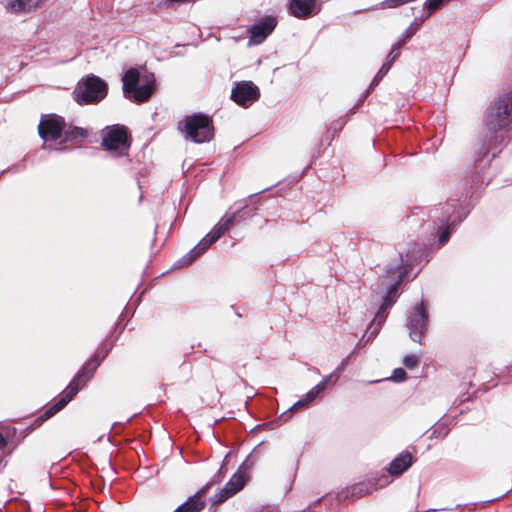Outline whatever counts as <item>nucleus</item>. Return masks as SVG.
Returning a JSON list of instances; mask_svg holds the SVG:
<instances>
[{
  "label": "nucleus",
  "instance_id": "f257e3e1",
  "mask_svg": "<svg viewBox=\"0 0 512 512\" xmlns=\"http://www.w3.org/2000/svg\"><path fill=\"white\" fill-rule=\"evenodd\" d=\"M122 82L124 96L134 102L147 101L155 90L153 74L136 68L127 70Z\"/></svg>",
  "mask_w": 512,
  "mask_h": 512
},
{
  "label": "nucleus",
  "instance_id": "bb28decb",
  "mask_svg": "<svg viewBox=\"0 0 512 512\" xmlns=\"http://www.w3.org/2000/svg\"><path fill=\"white\" fill-rule=\"evenodd\" d=\"M402 47V44L401 43H396L392 46V49L391 51L389 52V54L387 55V58L386 60L390 61V63H393L394 60L397 58L398 56V50Z\"/></svg>",
  "mask_w": 512,
  "mask_h": 512
},
{
  "label": "nucleus",
  "instance_id": "c756f323",
  "mask_svg": "<svg viewBox=\"0 0 512 512\" xmlns=\"http://www.w3.org/2000/svg\"><path fill=\"white\" fill-rule=\"evenodd\" d=\"M450 236V230L449 228H446L439 236V243L444 244Z\"/></svg>",
  "mask_w": 512,
  "mask_h": 512
},
{
  "label": "nucleus",
  "instance_id": "b1692460",
  "mask_svg": "<svg viewBox=\"0 0 512 512\" xmlns=\"http://www.w3.org/2000/svg\"><path fill=\"white\" fill-rule=\"evenodd\" d=\"M391 65H392V63H390V61H388V60H386L384 62L382 67L379 69L377 75L373 79V81L371 83V86H374V85H376L378 83L379 79H381L388 72V70L390 69Z\"/></svg>",
  "mask_w": 512,
  "mask_h": 512
},
{
  "label": "nucleus",
  "instance_id": "4be33fe9",
  "mask_svg": "<svg viewBox=\"0 0 512 512\" xmlns=\"http://www.w3.org/2000/svg\"><path fill=\"white\" fill-rule=\"evenodd\" d=\"M391 65H392V63H390V61H388V60H386L384 62L382 67L379 69L377 75L373 79V81L371 83V86H374V85H376L378 83L379 79H381L388 72V70L390 69Z\"/></svg>",
  "mask_w": 512,
  "mask_h": 512
},
{
  "label": "nucleus",
  "instance_id": "a211bd4d",
  "mask_svg": "<svg viewBox=\"0 0 512 512\" xmlns=\"http://www.w3.org/2000/svg\"><path fill=\"white\" fill-rule=\"evenodd\" d=\"M207 487L198 491L192 498L181 505L175 512H199L204 507L201 497L205 494Z\"/></svg>",
  "mask_w": 512,
  "mask_h": 512
},
{
  "label": "nucleus",
  "instance_id": "9b49d317",
  "mask_svg": "<svg viewBox=\"0 0 512 512\" xmlns=\"http://www.w3.org/2000/svg\"><path fill=\"white\" fill-rule=\"evenodd\" d=\"M65 128L64 119L56 115H47L39 123L38 131L44 141L56 140L61 137Z\"/></svg>",
  "mask_w": 512,
  "mask_h": 512
},
{
  "label": "nucleus",
  "instance_id": "ddd939ff",
  "mask_svg": "<svg viewBox=\"0 0 512 512\" xmlns=\"http://www.w3.org/2000/svg\"><path fill=\"white\" fill-rule=\"evenodd\" d=\"M277 21L273 17H267L250 28L249 44L258 45L262 43L276 27Z\"/></svg>",
  "mask_w": 512,
  "mask_h": 512
},
{
  "label": "nucleus",
  "instance_id": "9d476101",
  "mask_svg": "<svg viewBox=\"0 0 512 512\" xmlns=\"http://www.w3.org/2000/svg\"><path fill=\"white\" fill-rule=\"evenodd\" d=\"M260 96L259 88L250 81L239 82L231 92V98L238 105L248 107Z\"/></svg>",
  "mask_w": 512,
  "mask_h": 512
},
{
  "label": "nucleus",
  "instance_id": "423d86ee",
  "mask_svg": "<svg viewBox=\"0 0 512 512\" xmlns=\"http://www.w3.org/2000/svg\"><path fill=\"white\" fill-rule=\"evenodd\" d=\"M103 146L117 155L127 153L130 148V141L127 129L124 126L113 125L107 127L102 135Z\"/></svg>",
  "mask_w": 512,
  "mask_h": 512
},
{
  "label": "nucleus",
  "instance_id": "20e7f679",
  "mask_svg": "<svg viewBox=\"0 0 512 512\" xmlns=\"http://www.w3.org/2000/svg\"><path fill=\"white\" fill-rule=\"evenodd\" d=\"M485 123L491 131L503 129L512 124V91L491 103L487 109Z\"/></svg>",
  "mask_w": 512,
  "mask_h": 512
},
{
  "label": "nucleus",
  "instance_id": "1a4fd4ad",
  "mask_svg": "<svg viewBox=\"0 0 512 512\" xmlns=\"http://www.w3.org/2000/svg\"><path fill=\"white\" fill-rule=\"evenodd\" d=\"M91 373H87L82 370L78 375L72 380L67 388L66 394L49 410H47L44 414L46 418L51 417L58 411H60L67 403H69L72 398L78 393V391L86 384V382L91 378Z\"/></svg>",
  "mask_w": 512,
  "mask_h": 512
},
{
  "label": "nucleus",
  "instance_id": "393cba45",
  "mask_svg": "<svg viewBox=\"0 0 512 512\" xmlns=\"http://www.w3.org/2000/svg\"><path fill=\"white\" fill-rule=\"evenodd\" d=\"M419 362V357L416 355H408L404 358L403 363L408 368H414Z\"/></svg>",
  "mask_w": 512,
  "mask_h": 512
},
{
  "label": "nucleus",
  "instance_id": "7ed1b4c3",
  "mask_svg": "<svg viewBox=\"0 0 512 512\" xmlns=\"http://www.w3.org/2000/svg\"><path fill=\"white\" fill-rule=\"evenodd\" d=\"M234 220L235 214L222 217L214 228L193 249L175 263V267L182 268L191 264L230 228Z\"/></svg>",
  "mask_w": 512,
  "mask_h": 512
},
{
  "label": "nucleus",
  "instance_id": "6e6552de",
  "mask_svg": "<svg viewBox=\"0 0 512 512\" xmlns=\"http://www.w3.org/2000/svg\"><path fill=\"white\" fill-rule=\"evenodd\" d=\"M428 313L423 302L417 304L409 317L408 327L410 338L414 342H421L422 337L427 331Z\"/></svg>",
  "mask_w": 512,
  "mask_h": 512
},
{
  "label": "nucleus",
  "instance_id": "7c9ffc66",
  "mask_svg": "<svg viewBox=\"0 0 512 512\" xmlns=\"http://www.w3.org/2000/svg\"><path fill=\"white\" fill-rule=\"evenodd\" d=\"M6 446V440L4 436L0 433V449L4 448Z\"/></svg>",
  "mask_w": 512,
  "mask_h": 512
},
{
  "label": "nucleus",
  "instance_id": "c85d7f7f",
  "mask_svg": "<svg viewBox=\"0 0 512 512\" xmlns=\"http://www.w3.org/2000/svg\"><path fill=\"white\" fill-rule=\"evenodd\" d=\"M415 31H416V28L409 27L408 29L405 30L402 38L400 40H398L397 43H401L403 46L405 44L406 40H408L415 33Z\"/></svg>",
  "mask_w": 512,
  "mask_h": 512
},
{
  "label": "nucleus",
  "instance_id": "412c9836",
  "mask_svg": "<svg viewBox=\"0 0 512 512\" xmlns=\"http://www.w3.org/2000/svg\"><path fill=\"white\" fill-rule=\"evenodd\" d=\"M391 65H392V63H390V61H388V60H386L384 62L382 67L379 69L377 75L373 79V81L371 83V86H374V85H376L378 83L379 79H381L388 72V70L390 69Z\"/></svg>",
  "mask_w": 512,
  "mask_h": 512
},
{
  "label": "nucleus",
  "instance_id": "6ab92c4d",
  "mask_svg": "<svg viewBox=\"0 0 512 512\" xmlns=\"http://www.w3.org/2000/svg\"><path fill=\"white\" fill-rule=\"evenodd\" d=\"M322 392V385H316L311 390H309L303 398H301L299 401L294 403L290 408L289 411H297L301 408L307 407L312 401H314L319 394Z\"/></svg>",
  "mask_w": 512,
  "mask_h": 512
},
{
  "label": "nucleus",
  "instance_id": "4468645a",
  "mask_svg": "<svg viewBox=\"0 0 512 512\" xmlns=\"http://www.w3.org/2000/svg\"><path fill=\"white\" fill-rule=\"evenodd\" d=\"M246 484V477L241 471H237L227 482L225 487L215 496V503L222 502L240 491Z\"/></svg>",
  "mask_w": 512,
  "mask_h": 512
},
{
  "label": "nucleus",
  "instance_id": "2eb2a0df",
  "mask_svg": "<svg viewBox=\"0 0 512 512\" xmlns=\"http://www.w3.org/2000/svg\"><path fill=\"white\" fill-rule=\"evenodd\" d=\"M290 12L296 18H308L319 12L316 0H291Z\"/></svg>",
  "mask_w": 512,
  "mask_h": 512
},
{
  "label": "nucleus",
  "instance_id": "0eeeda50",
  "mask_svg": "<svg viewBox=\"0 0 512 512\" xmlns=\"http://www.w3.org/2000/svg\"><path fill=\"white\" fill-rule=\"evenodd\" d=\"M387 277L390 278V281L387 283V291L383 299V303L381 304L377 314L375 315L372 325L377 324L380 326L381 323L385 320L384 312L386 309L391 307L395 302V295L397 293V289L402 282V273L399 268H391L387 270Z\"/></svg>",
  "mask_w": 512,
  "mask_h": 512
},
{
  "label": "nucleus",
  "instance_id": "2f4dec72",
  "mask_svg": "<svg viewBox=\"0 0 512 512\" xmlns=\"http://www.w3.org/2000/svg\"><path fill=\"white\" fill-rule=\"evenodd\" d=\"M378 332V329L375 328L372 332H371V335L370 336H375Z\"/></svg>",
  "mask_w": 512,
  "mask_h": 512
},
{
  "label": "nucleus",
  "instance_id": "5701e85b",
  "mask_svg": "<svg viewBox=\"0 0 512 512\" xmlns=\"http://www.w3.org/2000/svg\"><path fill=\"white\" fill-rule=\"evenodd\" d=\"M391 65H392V63H390V61H388V60H386L384 62L382 67L379 69L377 75L373 79V81L371 83V86H374V85H376L378 83L379 79H381L388 72V70L390 69Z\"/></svg>",
  "mask_w": 512,
  "mask_h": 512
},
{
  "label": "nucleus",
  "instance_id": "a878e982",
  "mask_svg": "<svg viewBox=\"0 0 512 512\" xmlns=\"http://www.w3.org/2000/svg\"><path fill=\"white\" fill-rule=\"evenodd\" d=\"M406 378V372L402 368H397L393 371L391 379L395 382H402Z\"/></svg>",
  "mask_w": 512,
  "mask_h": 512
},
{
  "label": "nucleus",
  "instance_id": "cd10ccee",
  "mask_svg": "<svg viewBox=\"0 0 512 512\" xmlns=\"http://www.w3.org/2000/svg\"><path fill=\"white\" fill-rule=\"evenodd\" d=\"M336 382H337V378L334 376V374H330V375L326 376L317 385H322V392H323L327 385H334Z\"/></svg>",
  "mask_w": 512,
  "mask_h": 512
},
{
  "label": "nucleus",
  "instance_id": "f03ea898",
  "mask_svg": "<svg viewBox=\"0 0 512 512\" xmlns=\"http://www.w3.org/2000/svg\"><path fill=\"white\" fill-rule=\"evenodd\" d=\"M178 130L195 143L209 142L214 136L212 121L204 114L186 116L178 123Z\"/></svg>",
  "mask_w": 512,
  "mask_h": 512
},
{
  "label": "nucleus",
  "instance_id": "f8f14e48",
  "mask_svg": "<svg viewBox=\"0 0 512 512\" xmlns=\"http://www.w3.org/2000/svg\"><path fill=\"white\" fill-rule=\"evenodd\" d=\"M503 140V136L497 134L486 138L477 152L476 162L479 163L480 166L488 165L492 158L500 152L499 146Z\"/></svg>",
  "mask_w": 512,
  "mask_h": 512
},
{
  "label": "nucleus",
  "instance_id": "dca6fc26",
  "mask_svg": "<svg viewBox=\"0 0 512 512\" xmlns=\"http://www.w3.org/2000/svg\"><path fill=\"white\" fill-rule=\"evenodd\" d=\"M43 4L42 0H5V9L11 13H29Z\"/></svg>",
  "mask_w": 512,
  "mask_h": 512
},
{
  "label": "nucleus",
  "instance_id": "f3484780",
  "mask_svg": "<svg viewBox=\"0 0 512 512\" xmlns=\"http://www.w3.org/2000/svg\"><path fill=\"white\" fill-rule=\"evenodd\" d=\"M412 464V456L408 452L401 453L389 465V473L400 475L406 471Z\"/></svg>",
  "mask_w": 512,
  "mask_h": 512
},
{
  "label": "nucleus",
  "instance_id": "39448f33",
  "mask_svg": "<svg viewBox=\"0 0 512 512\" xmlns=\"http://www.w3.org/2000/svg\"><path fill=\"white\" fill-rule=\"evenodd\" d=\"M107 94L106 83L96 76H89L79 82L73 92L74 100L78 104H91L102 100Z\"/></svg>",
  "mask_w": 512,
  "mask_h": 512
},
{
  "label": "nucleus",
  "instance_id": "aec40b11",
  "mask_svg": "<svg viewBox=\"0 0 512 512\" xmlns=\"http://www.w3.org/2000/svg\"><path fill=\"white\" fill-rule=\"evenodd\" d=\"M87 131L79 127H71L65 131V140H73L77 138H85Z\"/></svg>",
  "mask_w": 512,
  "mask_h": 512
}]
</instances>
